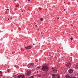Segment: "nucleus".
Returning <instances> with one entry per match:
<instances>
[{
    "instance_id": "33",
    "label": "nucleus",
    "mask_w": 78,
    "mask_h": 78,
    "mask_svg": "<svg viewBox=\"0 0 78 78\" xmlns=\"http://www.w3.org/2000/svg\"><path fill=\"white\" fill-rule=\"evenodd\" d=\"M41 34H42V32H41Z\"/></svg>"
},
{
    "instance_id": "30",
    "label": "nucleus",
    "mask_w": 78,
    "mask_h": 78,
    "mask_svg": "<svg viewBox=\"0 0 78 78\" xmlns=\"http://www.w3.org/2000/svg\"><path fill=\"white\" fill-rule=\"evenodd\" d=\"M15 2H16V0H14Z\"/></svg>"
},
{
    "instance_id": "7",
    "label": "nucleus",
    "mask_w": 78,
    "mask_h": 78,
    "mask_svg": "<svg viewBox=\"0 0 78 78\" xmlns=\"http://www.w3.org/2000/svg\"><path fill=\"white\" fill-rule=\"evenodd\" d=\"M68 72L69 73H73V69H70L69 70Z\"/></svg>"
},
{
    "instance_id": "8",
    "label": "nucleus",
    "mask_w": 78,
    "mask_h": 78,
    "mask_svg": "<svg viewBox=\"0 0 78 78\" xmlns=\"http://www.w3.org/2000/svg\"><path fill=\"white\" fill-rule=\"evenodd\" d=\"M66 78H70L71 77H70V76L69 75H67L66 76Z\"/></svg>"
},
{
    "instance_id": "9",
    "label": "nucleus",
    "mask_w": 78,
    "mask_h": 78,
    "mask_svg": "<svg viewBox=\"0 0 78 78\" xmlns=\"http://www.w3.org/2000/svg\"><path fill=\"white\" fill-rule=\"evenodd\" d=\"M34 65V64L32 63V64H29V66H30L31 67H32Z\"/></svg>"
},
{
    "instance_id": "26",
    "label": "nucleus",
    "mask_w": 78,
    "mask_h": 78,
    "mask_svg": "<svg viewBox=\"0 0 78 78\" xmlns=\"http://www.w3.org/2000/svg\"><path fill=\"white\" fill-rule=\"evenodd\" d=\"M33 45H34V44H33Z\"/></svg>"
},
{
    "instance_id": "22",
    "label": "nucleus",
    "mask_w": 78,
    "mask_h": 78,
    "mask_svg": "<svg viewBox=\"0 0 78 78\" xmlns=\"http://www.w3.org/2000/svg\"><path fill=\"white\" fill-rule=\"evenodd\" d=\"M0 76H3V75H0Z\"/></svg>"
},
{
    "instance_id": "14",
    "label": "nucleus",
    "mask_w": 78,
    "mask_h": 78,
    "mask_svg": "<svg viewBox=\"0 0 78 78\" xmlns=\"http://www.w3.org/2000/svg\"><path fill=\"white\" fill-rule=\"evenodd\" d=\"M30 78H34V76H31L30 77Z\"/></svg>"
},
{
    "instance_id": "24",
    "label": "nucleus",
    "mask_w": 78,
    "mask_h": 78,
    "mask_svg": "<svg viewBox=\"0 0 78 78\" xmlns=\"http://www.w3.org/2000/svg\"><path fill=\"white\" fill-rule=\"evenodd\" d=\"M64 11H66V9H64Z\"/></svg>"
},
{
    "instance_id": "1",
    "label": "nucleus",
    "mask_w": 78,
    "mask_h": 78,
    "mask_svg": "<svg viewBox=\"0 0 78 78\" xmlns=\"http://www.w3.org/2000/svg\"><path fill=\"white\" fill-rule=\"evenodd\" d=\"M49 68L46 66L43 65L41 66V70L44 72H47L49 70Z\"/></svg>"
},
{
    "instance_id": "23",
    "label": "nucleus",
    "mask_w": 78,
    "mask_h": 78,
    "mask_svg": "<svg viewBox=\"0 0 78 78\" xmlns=\"http://www.w3.org/2000/svg\"><path fill=\"white\" fill-rule=\"evenodd\" d=\"M7 10L8 11V10H9V9H7Z\"/></svg>"
},
{
    "instance_id": "29",
    "label": "nucleus",
    "mask_w": 78,
    "mask_h": 78,
    "mask_svg": "<svg viewBox=\"0 0 78 78\" xmlns=\"http://www.w3.org/2000/svg\"><path fill=\"white\" fill-rule=\"evenodd\" d=\"M40 51H42L41 50Z\"/></svg>"
},
{
    "instance_id": "10",
    "label": "nucleus",
    "mask_w": 78,
    "mask_h": 78,
    "mask_svg": "<svg viewBox=\"0 0 78 78\" xmlns=\"http://www.w3.org/2000/svg\"><path fill=\"white\" fill-rule=\"evenodd\" d=\"M52 76H52V78H56V77H55L56 76L55 75H53Z\"/></svg>"
},
{
    "instance_id": "19",
    "label": "nucleus",
    "mask_w": 78,
    "mask_h": 78,
    "mask_svg": "<svg viewBox=\"0 0 78 78\" xmlns=\"http://www.w3.org/2000/svg\"><path fill=\"white\" fill-rule=\"evenodd\" d=\"M7 72H9V69H8L7 70Z\"/></svg>"
},
{
    "instance_id": "12",
    "label": "nucleus",
    "mask_w": 78,
    "mask_h": 78,
    "mask_svg": "<svg viewBox=\"0 0 78 78\" xmlns=\"http://www.w3.org/2000/svg\"><path fill=\"white\" fill-rule=\"evenodd\" d=\"M75 68L76 69H78V65H76L75 66Z\"/></svg>"
},
{
    "instance_id": "34",
    "label": "nucleus",
    "mask_w": 78,
    "mask_h": 78,
    "mask_svg": "<svg viewBox=\"0 0 78 78\" xmlns=\"http://www.w3.org/2000/svg\"><path fill=\"white\" fill-rule=\"evenodd\" d=\"M17 66V67H18V66Z\"/></svg>"
},
{
    "instance_id": "11",
    "label": "nucleus",
    "mask_w": 78,
    "mask_h": 78,
    "mask_svg": "<svg viewBox=\"0 0 78 78\" xmlns=\"http://www.w3.org/2000/svg\"><path fill=\"white\" fill-rule=\"evenodd\" d=\"M57 77H56V78H60V75H57Z\"/></svg>"
},
{
    "instance_id": "15",
    "label": "nucleus",
    "mask_w": 78,
    "mask_h": 78,
    "mask_svg": "<svg viewBox=\"0 0 78 78\" xmlns=\"http://www.w3.org/2000/svg\"><path fill=\"white\" fill-rule=\"evenodd\" d=\"M41 20V21H43V20H44V19H42V18H41L40 19Z\"/></svg>"
},
{
    "instance_id": "17",
    "label": "nucleus",
    "mask_w": 78,
    "mask_h": 78,
    "mask_svg": "<svg viewBox=\"0 0 78 78\" xmlns=\"http://www.w3.org/2000/svg\"><path fill=\"white\" fill-rule=\"evenodd\" d=\"M72 40H73V37L71 38V41H72Z\"/></svg>"
},
{
    "instance_id": "6",
    "label": "nucleus",
    "mask_w": 78,
    "mask_h": 78,
    "mask_svg": "<svg viewBox=\"0 0 78 78\" xmlns=\"http://www.w3.org/2000/svg\"><path fill=\"white\" fill-rule=\"evenodd\" d=\"M31 71H29L27 72V75H28L29 76H30V75L31 74Z\"/></svg>"
},
{
    "instance_id": "25",
    "label": "nucleus",
    "mask_w": 78,
    "mask_h": 78,
    "mask_svg": "<svg viewBox=\"0 0 78 78\" xmlns=\"http://www.w3.org/2000/svg\"><path fill=\"white\" fill-rule=\"evenodd\" d=\"M39 77H41V76H39Z\"/></svg>"
},
{
    "instance_id": "32",
    "label": "nucleus",
    "mask_w": 78,
    "mask_h": 78,
    "mask_svg": "<svg viewBox=\"0 0 78 78\" xmlns=\"http://www.w3.org/2000/svg\"><path fill=\"white\" fill-rule=\"evenodd\" d=\"M11 19H12V18H11Z\"/></svg>"
},
{
    "instance_id": "5",
    "label": "nucleus",
    "mask_w": 78,
    "mask_h": 78,
    "mask_svg": "<svg viewBox=\"0 0 78 78\" xmlns=\"http://www.w3.org/2000/svg\"><path fill=\"white\" fill-rule=\"evenodd\" d=\"M66 66H67V67H68L70 68V66H71V63H69L67 64H66Z\"/></svg>"
},
{
    "instance_id": "28",
    "label": "nucleus",
    "mask_w": 78,
    "mask_h": 78,
    "mask_svg": "<svg viewBox=\"0 0 78 78\" xmlns=\"http://www.w3.org/2000/svg\"><path fill=\"white\" fill-rule=\"evenodd\" d=\"M35 27H37V25H35Z\"/></svg>"
},
{
    "instance_id": "16",
    "label": "nucleus",
    "mask_w": 78,
    "mask_h": 78,
    "mask_svg": "<svg viewBox=\"0 0 78 78\" xmlns=\"http://www.w3.org/2000/svg\"><path fill=\"white\" fill-rule=\"evenodd\" d=\"M2 73H3V72L2 71H0V74H2Z\"/></svg>"
},
{
    "instance_id": "27",
    "label": "nucleus",
    "mask_w": 78,
    "mask_h": 78,
    "mask_svg": "<svg viewBox=\"0 0 78 78\" xmlns=\"http://www.w3.org/2000/svg\"><path fill=\"white\" fill-rule=\"evenodd\" d=\"M57 19H59V18H58Z\"/></svg>"
},
{
    "instance_id": "21",
    "label": "nucleus",
    "mask_w": 78,
    "mask_h": 78,
    "mask_svg": "<svg viewBox=\"0 0 78 78\" xmlns=\"http://www.w3.org/2000/svg\"><path fill=\"white\" fill-rule=\"evenodd\" d=\"M28 2H30V0H28Z\"/></svg>"
},
{
    "instance_id": "2",
    "label": "nucleus",
    "mask_w": 78,
    "mask_h": 78,
    "mask_svg": "<svg viewBox=\"0 0 78 78\" xmlns=\"http://www.w3.org/2000/svg\"><path fill=\"white\" fill-rule=\"evenodd\" d=\"M32 48V46H31L30 45L29 46H27L24 48L26 49V50H31Z\"/></svg>"
},
{
    "instance_id": "18",
    "label": "nucleus",
    "mask_w": 78,
    "mask_h": 78,
    "mask_svg": "<svg viewBox=\"0 0 78 78\" xmlns=\"http://www.w3.org/2000/svg\"><path fill=\"white\" fill-rule=\"evenodd\" d=\"M70 78H76V77H71Z\"/></svg>"
},
{
    "instance_id": "31",
    "label": "nucleus",
    "mask_w": 78,
    "mask_h": 78,
    "mask_svg": "<svg viewBox=\"0 0 78 78\" xmlns=\"http://www.w3.org/2000/svg\"><path fill=\"white\" fill-rule=\"evenodd\" d=\"M8 20H9V19L8 18Z\"/></svg>"
},
{
    "instance_id": "13",
    "label": "nucleus",
    "mask_w": 78,
    "mask_h": 78,
    "mask_svg": "<svg viewBox=\"0 0 78 78\" xmlns=\"http://www.w3.org/2000/svg\"><path fill=\"white\" fill-rule=\"evenodd\" d=\"M19 4H18V5H16V8H17V7H19Z\"/></svg>"
},
{
    "instance_id": "20",
    "label": "nucleus",
    "mask_w": 78,
    "mask_h": 78,
    "mask_svg": "<svg viewBox=\"0 0 78 78\" xmlns=\"http://www.w3.org/2000/svg\"><path fill=\"white\" fill-rule=\"evenodd\" d=\"M37 68H38V69H40V67H37Z\"/></svg>"
},
{
    "instance_id": "4",
    "label": "nucleus",
    "mask_w": 78,
    "mask_h": 78,
    "mask_svg": "<svg viewBox=\"0 0 78 78\" xmlns=\"http://www.w3.org/2000/svg\"><path fill=\"white\" fill-rule=\"evenodd\" d=\"M52 69H53V70L54 73H56L57 72V69L56 68H52Z\"/></svg>"
},
{
    "instance_id": "35",
    "label": "nucleus",
    "mask_w": 78,
    "mask_h": 78,
    "mask_svg": "<svg viewBox=\"0 0 78 78\" xmlns=\"http://www.w3.org/2000/svg\"><path fill=\"white\" fill-rule=\"evenodd\" d=\"M75 75H76V74H75Z\"/></svg>"
},
{
    "instance_id": "3",
    "label": "nucleus",
    "mask_w": 78,
    "mask_h": 78,
    "mask_svg": "<svg viewBox=\"0 0 78 78\" xmlns=\"http://www.w3.org/2000/svg\"><path fill=\"white\" fill-rule=\"evenodd\" d=\"M18 78H25V76L23 75H19L17 76Z\"/></svg>"
}]
</instances>
